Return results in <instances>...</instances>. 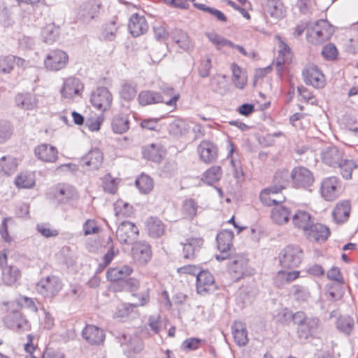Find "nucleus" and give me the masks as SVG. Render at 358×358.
<instances>
[{"instance_id":"4be33fe9","label":"nucleus","mask_w":358,"mask_h":358,"mask_svg":"<svg viewBox=\"0 0 358 358\" xmlns=\"http://www.w3.org/2000/svg\"><path fill=\"white\" fill-rule=\"evenodd\" d=\"M82 336L91 345H100L105 339L103 331L95 325L87 324L82 331Z\"/></svg>"},{"instance_id":"a878e982","label":"nucleus","mask_w":358,"mask_h":358,"mask_svg":"<svg viewBox=\"0 0 358 358\" xmlns=\"http://www.w3.org/2000/svg\"><path fill=\"white\" fill-rule=\"evenodd\" d=\"M128 28L131 35L134 37H137L148 31V24L144 16L134 13L129 19Z\"/></svg>"},{"instance_id":"4c0bfd02","label":"nucleus","mask_w":358,"mask_h":358,"mask_svg":"<svg viewBox=\"0 0 358 358\" xmlns=\"http://www.w3.org/2000/svg\"><path fill=\"white\" fill-rule=\"evenodd\" d=\"M290 210L282 205L275 206L271 210V217L278 224H286L289 219Z\"/></svg>"},{"instance_id":"0e129e2a","label":"nucleus","mask_w":358,"mask_h":358,"mask_svg":"<svg viewBox=\"0 0 358 358\" xmlns=\"http://www.w3.org/2000/svg\"><path fill=\"white\" fill-rule=\"evenodd\" d=\"M114 210L116 216L129 217L132 213V206L122 200H119L114 204Z\"/></svg>"},{"instance_id":"5701e85b","label":"nucleus","mask_w":358,"mask_h":358,"mask_svg":"<svg viewBox=\"0 0 358 358\" xmlns=\"http://www.w3.org/2000/svg\"><path fill=\"white\" fill-rule=\"evenodd\" d=\"M57 150L48 143H42L34 149V155L42 162L53 163L57 159Z\"/></svg>"},{"instance_id":"e2e57ef3","label":"nucleus","mask_w":358,"mask_h":358,"mask_svg":"<svg viewBox=\"0 0 358 358\" xmlns=\"http://www.w3.org/2000/svg\"><path fill=\"white\" fill-rule=\"evenodd\" d=\"M194 6L200 10L210 13V15L215 17L219 21L222 22H226L227 21L226 15L217 9L210 8L203 3H194Z\"/></svg>"},{"instance_id":"f3484780","label":"nucleus","mask_w":358,"mask_h":358,"mask_svg":"<svg viewBox=\"0 0 358 358\" xmlns=\"http://www.w3.org/2000/svg\"><path fill=\"white\" fill-rule=\"evenodd\" d=\"M228 269L233 278L236 280L251 274L248 268V259L242 255H236L232 258L228 265Z\"/></svg>"},{"instance_id":"ea45409f","label":"nucleus","mask_w":358,"mask_h":358,"mask_svg":"<svg viewBox=\"0 0 358 358\" xmlns=\"http://www.w3.org/2000/svg\"><path fill=\"white\" fill-rule=\"evenodd\" d=\"M146 227L149 235L152 238H159L164 234V225L157 217H149L146 221Z\"/></svg>"},{"instance_id":"c9c22d12","label":"nucleus","mask_w":358,"mask_h":358,"mask_svg":"<svg viewBox=\"0 0 358 358\" xmlns=\"http://www.w3.org/2000/svg\"><path fill=\"white\" fill-rule=\"evenodd\" d=\"M21 278V271L15 266H5L1 268V279L3 282L8 286L15 285Z\"/></svg>"},{"instance_id":"2f4dec72","label":"nucleus","mask_w":358,"mask_h":358,"mask_svg":"<svg viewBox=\"0 0 358 358\" xmlns=\"http://www.w3.org/2000/svg\"><path fill=\"white\" fill-rule=\"evenodd\" d=\"M191 127L187 121L183 119H176L168 126V131L170 135L180 138L186 136Z\"/></svg>"},{"instance_id":"13d9d810","label":"nucleus","mask_w":358,"mask_h":358,"mask_svg":"<svg viewBox=\"0 0 358 358\" xmlns=\"http://www.w3.org/2000/svg\"><path fill=\"white\" fill-rule=\"evenodd\" d=\"M119 179L113 178L110 174H107L103 178L102 186L103 190L109 194H115L117 192Z\"/></svg>"},{"instance_id":"412c9836","label":"nucleus","mask_w":358,"mask_h":358,"mask_svg":"<svg viewBox=\"0 0 358 358\" xmlns=\"http://www.w3.org/2000/svg\"><path fill=\"white\" fill-rule=\"evenodd\" d=\"M83 90V85L78 78L70 77L64 79L63 87L60 90L62 96L65 99H72L79 95Z\"/></svg>"},{"instance_id":"9d476101","label":"nucleus","mask_w":358,"mask_h":358,"mask_svg":"<svg viewBox=\"0 0 358 358\" xmlns=\"http://www.w3.org/2000/svg\"><path fill=\"white\" fill-rule=\"evenodd\" d=\"M117 338L124 355L129 358L134 357L136 354L140 353L143 349V341L136 335L123 334Z\"/></svg>"},{"instance_id":"de8ad7c7","label":"nucleus","mask_w":358,"mask_h":358,"mask_svg":"<svg viewBox=\"0 0 358 358\" xmlns=\"http://www.w3.org/2000/svg\"><path fill=\"white\" fill-rule=\"evenodd\" d=\"M336 167L340 169V173L344 179L350 180L352 178L353 170L358 168V165L352 159L343 158Z\"/></svg>"},{"instance_id":"37998d69","label":"nucleus","mask_w":358,"mask_h":358,"mask_svg":"<svg viewBox=\"0 0 358 358\" xmlns=\"http://www.w3.org/2000/svg\"><path fill=\"white\" fill-rule=\"evenodd\" d=\"M17 167V160L12 156H3L0 159V175L13 174Z\"/></svg>"},{"instance_id":"2eb2a0df","label":"nucleus","mask_w":358,"mask_h":358,"mask_svg":"<svg viewBox=\"0 0 358 358\" xmlns=\"http://www.w3.org/2000/svg\"><path fill=\"white\" fill-rule=\"evenodd\" d=\"M304 82L315 88H321L324 86V76L319 68L315 64H308L303 71Z\"/></svg>"},{"instance_id":"473e14b6","label":"nucleus","mask_w":358,"mask_h":358,"mask_svg":"<svg viewBox=\"0 0 358 358\" xmlns=\"http://www.w3.org/2000/svg\"><path fill=\"white\" fill-rule=\"evenodd\" d=\"M17 107L23 110H33L37 106L38 100L35 94L31 93H19L15 97Z\"/></svg>"},{"instance_id":"f8f14e48","label":"nucleus","mask_w":358,"mask_h":358,"mask_svg":"<svg viewBox=\"0 0 358 358\" xmlns=\"http://www.w3.org/2000/svg\"><path fill=\"white\" fill-rule=\"evenodd\" d=\"M291 177L293 186L296 188L306 189L314 182L313 173L306 167L297 166L292 169L289 178Z\"/></svg>"},{"instance_id":"f704fd0d","label":"nucleus","mask_w":358,"mask_h":358,"mask_svg":"<svg viewBox=\"0 0 358 358\" xmlns=\"http://www.w3.org/2000/svg\"><path fill=\"white\" fill-rule=\"evenodd\" d=\"M138 101L141 106H145L164 103V97L159 92L143 90L138 94Z\"/></svg>"},{"instance_id":"680f3d73","label":"nucleus","mask_w":358,"mask_h":358,"mask_svg":"<svg viewBox=\"0 0 358 358\" xmlns=\"http://www.w3.org/2000/svg\"><path fill=\"white\" fill-rule=\"evenodd\" d=\"M138 286L139 282L138 280L129 278L125 280L121 281V284L118 287H116V285H112V289L114 292H120L124 289L134 292L138 289Z\"/></svg>"},{"instance_id":"72a5a7b5","label":"nucleus","mask_w":358,"mask_h":358,"mask_svg":"<svg viewBox=\"0 0 358 358\" xmlns=\"http://www.w3.org/2000/svg\"><path fill=\"white\" fill-rule=\"evenodd\" d=\"M55 196L59 202L66 203L77 199L78 193L73 186L63 184L59 185Z\"/></svg>"},{"instance_id":"a19ab883","label":"nucleus","mask_w":358,"mask_h":358,"mask_svg":"<svg viewBox=\"0 0 358 358\" xmlns=\"http://www.w3.org/2000/svg\"><path fill=\"white\" fill-rule=\"evenodd\" d=\"M59 35V27L54 23L48 24L41 30V38L44 43L52 44L55 43Z\"/></svg>"},{"instance_id":"58836bf2","label":"nucleus","mask_w":358,"mask_h":358,"mask_svg":"<svg viewBox=\"0 0 358 358\" xmlns=\"http://www.w3.org/2000/svg\"><path fill=\"white\" fill-rule=\"evenodd\" d=\"M137 94V84L132 81H124L119 91L120 97L127 102L134 100Z\"/></svg>"},{"instance_id":"6ab92c4d","label":"nucleus","mask_w":358,"mask_h":358,"mask_svg":"<svg viewBox=\"0 0 358 358\" xmlns=\"http://www.w3.org/2000/svg\"><path fill=\"white\" fill-rule=\"evenodd\" d=\"M352 205L350 200H341L338 201L332 211L334 221L338 224L346 222L350 217Z\"/></svg>"},{"instance_id":"774afa93","label":"nucleus","mask_w":358,"mask_h":358,"mask_svg":"<svg viewBox=\"0 0 358 358\" xmlns=\"http://www.w3.org/2000/svg\"><path fill=\"white\" fill-rule=\"evenodd\" d=\"M322 56L328 60H334L337 57L338 50L335 45L328 43L322 50Z\"/></svg>"},{"instance_id":"c03bdc74","label":"nucleus","mask_w":358,"mask_h":358,"mask_svg":"<svg viewBox=\"0 0 358 358\" xmlns=\"http://www.w3.org/2000/svg\"><path fill=\"white\" fill-rule=\"evenodd\" d=\"M264 9L267 14L276 20L285 16V8L280 1H273L271 3H264Z\"/></svg>"},{"instance_id":"4d7b16f0","label":"nucleus","mask_w":358,"mask_h":358,"mask_svg":"<svg viewBox=\"0 0 358 358\" xmlns=\"http://www.w3.org/2000/svg\"><path fill=\"white\" fill-rule=\"evenodd\" d=\"M206 36L208 40L215 46L217 50H220L224 46L231 45V41L217 34V33L208 32Z\"/></svg>"},{"instance_id":"bb28decb","label":"nucleus","mask_w":358,"mask_h":358,"mask_svg":"<svg viewBox=\"0 0 358 358\" xmlns=\"http://www.w3.org/2000/svg\"><path fill=\"white\" fill-rule=\"evenodd\" d=\"M134 259L140 264H146L150 260L152 252L150 246L145 242H136L131 248Z\"/></svg>"},{"instance_id":"a211bd4d","label":"nucleus","mask_w":358,"mask_h":358,"mask_svg":"<svg viewBox=\"0 0 358 358\" xmlns=\"http://www.w3.org/2000/svg\"><path fill=\"white\" fill-rule=\"evenodd\" d=\"M197 152L200 159L206 164L215 162L218 157L217 145L209 141H202L197 147Z\"/></svg>"},{"instance_id":"6e6552de","label":"nucleus","mask_w":358,"mask_h":358,"mask_svg":"<svg viewBox=\"0 0 358 358\" xmlns=\"http://www.w3.org/2000/svg\"><path fill=\"white\" fill-rule=\"evenodd\" d=\"M234 232L230 230L224 229L220 231L216 237L217 249L220 253L216 255L218 261H223L230 257L231 251L233 248Z\"/></svg>"},{"instance_id":"cd10ccee","label":"nucleus","mask_w":358,"mask_h":358,"mask_svg":"<svg viewBox=\"0 0 358 358\" xmlns=\"http://www.w3.org/2000/svg\"><path fill=\"white\" fill-rule=\"evenodd\" d=\"M103 159L102 152L98 148H94L81 158L80 164L82 166H88L90 169L96 170L101 166Z\"/></svg>"},{"instance_id":"bf43d9fd","label":"nucleus","mask_w":358,"mask_h":358,"mask_svg":"<svg viewBox=\"0 0 358 358\" xmlns=\"http://www.w3.org/2000/svg\"><path fill=\"white\" fill-rule=\"evenodd\" d=\"M336 327L341 331L349 335L354 327V320L350 316L340 317L337 320Z\"/></svg>"},{"instance_id":"b1692460","label":"nucleus","mask_w":358,"mask_h":358,"mask_svg":"<svg viewBox=\"0 0 358 358\" xmlns=\"http://www.w3.org/2000/svg\"><path fill=\"white\" fill-rule=\"evenodd\" d=\"M343 155V152L336 146L327 147L321 153L322 162L333 168H336L341 163Z\"/></svg>"},{"instance_id":"7c9ffc66","label":"nucleus","mask_w":358,"mask_h":358,"mask_svg":"<svg viewBox=\"0 0 358 358\" xmlns=\"http://www.w3.org/2000/svg\"><path fill=\"white\" fill-rule=\"evenodd\" d=\"M203 243V240L201 238H187L185 243H182L183 245L182 252L184 258L193 259Z\"/></svg>"},{"instance_id":"e433bc0d","label":"nucleus","mask_w":358,"mask_h":358,"mask_svg":"<svg viewBox=\"0 0 358 358\" xmlns=\"http://www.w3.org/2000/svg\"><path fill=\"white\" fill-rule=\"evenodd\" d=\"M232 333L235 343L239 346H244L248 343L247 329L245 325L241 322L234 323Z\"/></svg>"},{"instance_id":"9b49d317","label":"nucleus","mask_w":358,"mask_h":358,"mask_svg":"<svg viewBox=\"0 0 358 358\" xmlns=\"http://www.w3.org/2000/svg\"><path fill=\"white\" fill-rule=\"evenodd\" d=\"M69 56L66 52L56 49L51 50L44 59L45 69L52 71H58L64 69L68 64Z\"/></svg>"},{"instance_id":"7ed1b4c3","label":"nucleus","mask_w":358,"mask_h":358,"mask_svg":"<svg viewBox=\"0 0 358 358\" xmlns=\"http://www.w3.org/2000/svg\"><path fill=\"white\" fill-rule=\"evenodd\" d=\"M334 32L333 27L324 20H320L309 26L306 39L313 45H320L329 41Z\"/></svg>"},{"instance_id":"79ce46f5","label":"nucleus","mask_w":358,"mask_h":358,"mask_svg":"<svg viewBox=\"0 0 358 358\" xmlns=\"http://www.w3.org/2000/svg\"><path fill=\"white\" fill-rule=\"evenodd\" d=\"M111 127L113 131L119 134L127 131L129 129V120L127 115L120 114L115 115L112 120Z\"/></svg>"},{"instance_id":"69168bd1","label":"nucleus","mask_w":358,"mask_h":358,"mask_svg":"<svg viewBox=\"0 0 358 358\" xmlns=\"http://www.w3.org/2000/svg\"><path fill=\"white\" fill-rule=\"evenodd\" d=\"M15 57L13 55L0 57V72L3 73H10L15 64Z\"/></svg>"},{"instance_id":"338daca9","label":"nucleus","mask_w":358,"mask_h":358,"mask_svg":"<svg viewBox=\"0 0 358 358\" xmlns=\"http://www.w3.org/2000/svg\"><path fill=\"white\" fill-rule=\"evenodd\" d=\"M294 315L295 313H292L288 308H284L279 310L276 315V319L277 321L281 324H286L290 320H292L294 322Z\"/></svg>"},{"instance_id":"603ef678","label":"nucleus","mask_w":358,"mask_h":358,"mask_svg":"<svg viewBox=\"0 0 358 358\" xmlns=\"http://www.w3.org/2000/svg\"><path fill=\"white\" fill-rule=\"evenodd\" d=\"M15 185L20 188H31L35 185V177L32 173H21L15 180Z\"/></svg>"},{"instance_id":"423d86ee","label":"nucleus","mask_w":358,"mask_h":358,"mask_svg":"<svg viewBox=\"0 0 358 358\" xmlns=\"http://www.w3.org/2000/svg\"><path fill=\"white\" fill-rule=\"evenodd\" d=\"M100 4L95 0H87L81 3L76 10V20L88 24L96 18L99 13Z\"/></svg>"},{"instance_id":"f03ea898","label":"nucleus","mask_w":358,"mask_h":358,"mask_svg":"<svg viewBox=\"0 0 358 358\" xmlns=\"http://www.w3.org/2000/svg\"><path fill=\"white\" fill-rule=\"evenodd\" d=\"M288 178L287 171L276 172L274 180L278 185L265 188L261 192L259 199L262 203L268 206L273 204L282 205L285 201V196L281 194V190L287 185Z\"/></svg>"},{"instance_id":"864d4df0","label":"nucleus","mask_w":358,"mask_h":358,"mask_svg":"<svg viewBox=\"0 0 358 358\" xmlns=\"http://www.w3.org/2000/svg\"><path fill=\"white\" fill-rule=\"evenodd\" d=\"M291 292L294 299L299 303L307 302L310 298V293L308 287L303 285H293Z\"/></svg>"},{"instance_id":"0eeeda50","label":"nucleus","mask_w":358,"mask_h":358,"mask_svg":"<svg viewBox=\"0 0 358 358\" xmlns=\"http://www.w3.org/2000/svg\"><path fill=\"white\" fill-rule=\"evenodd\" d=\"M113 95L107 87H99L93 91L90 96V103L96 110L104 112L110 108Z\"/></svg>"},{"instance_id":"052dcab7","label":"nucleus","mask_w":358,"mask_h":358,"mask_svg":"<svg viewBox=\"0 0 358 358\" xmlns=\"http://www.w3.org/2000/svg\"><path fill=\"white\" fill-rule=\"evenodd\" d=\"M199 206L192 199H186L182 204V213L185 217L192 219L196 215Z\"/></svg>"},{"instance_id":"dca6fc26","label":"nucleus","mask_w":358,"mask_h":358,"mask_svg":"<svg viewBox=\"0 0 358 358\" xmlns=\"http://www.w3.org/2000/svg\"><path fill=\"white\" fill-rule=\"evenodd\" d=\"M216 289L215 278L208 271H200L196 276V291L201 295H206Z\"/></svg>"},{"instance_id":"3c124183","label":"nucleus","mask_w":358,"mask_h":358,"mask_svg":"<svg viewBox=\"0 0 358 358\" xmlns=\"http://www.w3.org/2000/svg\"><path fill=\"white\" fill-rule=\"evenodd\" d=\"M136 185L139 191L143 194H148L154 187V182L152 178L145 174H141L135 181Z\"/></svg>"},{"instance_id":"4468645a","label":"nucleus","mask_w":358,"mask_h":358,"mask_svg":"<svg viewBox=\"0 0 358 358\" xmlns=\"http://www.w3.org/2000/svg\"><path fill=\"white\" fill-rule=\"evenodd\" d=\"M138 235V227L129 221L122 222L117 227L116 236L121 243L132 244Z\"/></svg>"},{"instance_id":"393cba45","label":"nucleus","mask_w":358,"mask_h":358,"mask_svg":"<svg viewBox=\"0 0 358 358\" xmlns=\"http://www.w3.org/2000/svg\"><path fill=\"white\" fill-rule=\"evenodd\" d=\"M172 41L182 50L189 52L194 48V43L189 34L180 29H174L170 34Z\"/></svg>"},{"instance_id":"6e6d98bb","label":"nucleus","mask_w":358,"mask_h":358,"mask_svg":"<svg viewBox=\"0 0 358 358\" xmlns=\"http://www.w3.org/2000/svg\"><path fill=\"white\" fill-rule=\"evenodd\" d=\"M206 344V341L199 338H189L185 339L181 344V349L185 352L198 350Z\"/></svg>"},{"instance_id":"c85d7f7f","label":"nucleus","mask_w":358,"mask_h":358,"mask_svg":"<svg viewBox=\"0 0 358 358\" xmlns=\"http://www.w3.org/2000/svg\"><path fill=\"white\" fill-rule=\"evenodd\" d=\"M308 238L311 241L316 242L325 241L330 235V231L328 227L320 224L313 222L309 229L306 231Z\"/></svg>"},{"instance_id":"09e8293b","label":"nucleus","mask_w":358,"mask_h":358,"mask_svg":"<svg viewBox=\"0 0 358 358\" xmlns=\"http://www.w3.org/2000/svg\"><path fill=\"white\" fill-rule=\"evenodd\" d=\"M119 24L115 18L106 22L104 24L101 32L103 38L109 41H113L116 36Z\"/></svg>"},{"instance_id":"aec40b11","label":"nucleus","mask_w":358,"mask_h":358,"mask_svg":"<svg viewBox=\"0 0 358 358\" xmlns=\"http://www.w3.org/2000/svg\"><path fill=\"white\" fill-rule=\"evenodd\" d=\"M133 271V268L129 265L112 267L107 271L106 278L108 280L113 282V285H116V287H118L121 281L125 280Z\"/></svg>"},{"instance_id":"ddd939ff","label":"nucleus","mask_w":358,"mask_h":358,"mask_svg":"<svg viewBox=\"0 0 358 358\" xmlns=\"http://www.w3.org/2000/svg\"><path fill=\"white\" fill-rule=\"evenodd\" d=\"M6 326L17 332L27 331L31 329V324L27 317L20 311L8 313L4 319Z\"/></svg>"},{"instance_id":"39448f33","label":"nucleus","mask_w":358,"mask_h":358,"mask_svg":"<svg viewBox=\"0 0 358 358\" xmlns=\"http://www.w3.org/2000/svg\"><path fill=\"white\" fill-rule=\"evenodd\" d=\"M341 192V182L336 176L324 178L320 184V194L327 201H333L339 197Z\"/></svg>"},{"instance_id":"c756f323","label":"nucleus","mask_w":358,"mask_h":358,"mask_svg":"<svg viewBox=\"0 0 358 358\" xmlns=\"http://www.w3.org/2000/svg\"><path fill=\"white\" fill-rule=\"evenodd\" d=\"M313 220L310 213L306 210H298L292 216L294 226L304 231L306 233L312 225Z\"/></svg>"},{"instance_id":"a18cd8bd","label":"nucleus","mask_w":358,"mask_h":358,"mask_svg":"<svg viewBox=\"0 0 358 358\" xmlns=\"http://www.w3.org/2000/svg\"><path fill=\"white\" fill-rule=\"evenodd\" d=\"M108 245H109L107 252L102 258V262L99 264V271L107 267L120 253L119 248L113 245L111 238H108Z\"/></svg>"},{"instance_id":"49530a36","label":"nucleus","mask_w":358,"mask_h":358,"mask_svg":"<svg viewBox=\"0 0 358 358\" xmlns=\"http://www.w3.org/2000/svg\"><path fill=\"white\" fill-rule=\"evenodd\" d=\"M222 176V168L220 166H213L203 173L201 180L205 183L212 185L219 181Z\"/></svg>"},{"instance_id":"20e7f679","label":"nucleus","mask_w":358,"mask_h":358,"mask_svg":"<svg viewBox=\"0 0 358 358\" xmlns=\"http://www.w3.org/2000/svg\"><path fill=\"white\" fill-rule=\"evenodd\" d=\"M303 257V250L298 245H289L282 249L278 256L280 265L287 268L299 266Z\"/></svg>"},{"instance_id":"1a4fd4ad","label":"nucleus","mask_w":358,"mask_h":358,"mask_svg":"<svg viewBox=\"0 0 358 358\" xmlns=\"http://www.w3.org/2000/svg\"><path fill=\"white\" fill-rule=\"evenodd\" d=\"M62 283L61 280L55 276H47L42 278L36 286L38 294L45 297H53L56 296L62 289Z\"/></svg>"},{"instance_id":"5fc2aeb1","label":"nucleus","mask_w":358,"mask_h":358,"mask_svg":"<svg viewBox=\"0 0 358 358\" xmlns=\"http://www.w3.org/2000/svg\"><path fill=\"white\" fill-rule=\"evenodd\" d=\"M143 155L145 159L156 162H159L162 159V155L159 148L153 143L143 148Z\"/></svg>"},{"instance_id":"8fccbe9b","label":"nucleus","mask_w":358,"mask_h":358,"mask_svg":"<svg viewBox=\"0 0 358 358\" xmlns=\"http://www.w3.org/2000/svg\"><path fill=\"white\" fill-rule=\"evenodd\" d=\"M160 90L164 96L169 97L170 99L167 101L164 99V103L173 108H176L177 101L180 98V94L175 91L174 88L167 85H163L160 87Z\"/></svg>"},{"instance_id":"f257e3e1","label":"nucleus","mask_w":358,"mask_h":358,"mask_svg":"<svg viewBox=\"0 0 358 358\" xmlns=\"http://www.w3.org/2000/svg\"><path fill=\"white\" fill-rule=\"evenodd\" d=\"M294 324L296 326V336L301 341L316 338L321 322L317 317L307 315L303 311L295 313Z\"/></svg>"}]
</instances>
